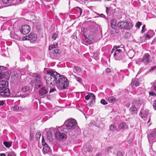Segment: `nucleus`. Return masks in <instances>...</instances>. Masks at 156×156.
<instances>
[{
	"label": "nucleus",
	"instance_id": "bf43d9fd",
	"mask_svg": "<svg viewBox=\"0 0 156 156\" xmlns=\"http://www.w3.org/2000/svg\"><path fill=\"white\" fill-rule=\"evenodd\" d=\"M99 16L102 18H105V16L103 14H99Z\"/></svg>",
	"mask_w": 156,
	"mask_h": 156
},
{
	"label": "nucleus",
	"instance_id": "c85d7f7f",
	"mask_svg": "<svg viewBox=\"0 0 156 156\" xmlns=\"http://www.w3.org/2000/svg\"><path fill=\"white\" fill-rule=\"evenodd\" d=\"M58 37V34L55 33H54L52 36V38L53 40H55Z\"/></svg>",
	"mask_w": 156,
	"mask_h": 156
},
{
	"label": "nucleus",
	"instance_id": "1a4fd4ad",
	"mask_svg": "<svg viewBox=\"0 0 156 156\" xmlns=\"http://www.w3.org/2000/svg\"><path fill=\"white\" fill-rule=\"evenodd\" d=\"M57 130V128H54L53 127H51L49 129V130L48 131L47 133V139L50 141H53L52 135L53 132L55 133V131Z\"/></svg>",
	"mask_w": 156,
	"mask_h": 156
},
{
	"label": "nucleus",
	"instance_id": "a18cd8bd",
	"mask_svg": "<svg viewBox=\"0 0 156 156\" xmlns=\"http://www.w3.org/2000/svg\"><path fill=\"white\" fill-rule=\"evenodd\" d=\"M91 99L92 100L89 102V104L90 105H91L93 104V102H94L95 100V99H93L92 98H91Z\"/></svg>",
	"mask_w": 156,
	"mask_h": 156
},
{
	"label": "nucleus",
	"instance_id": "ddd939ff",
	"mask_svg": "<svg viewBox=\"0 0 156 156\" xmlns=\"http://www.w3.org/2000/svg\"><path fill=\"white\" fill-rule=\"evenodd\" d=\"M154 91L156 92V81L153 83V86L151 88V91L149 92V95L153 97L156 96V94Z\"/></svg>",
	"mask_w": 156,
	"mask_h": 156
},
{
	"label": "nucleus",
	"instance_id": "bb28decb",
	"mask_svg": "<svg viewBox=\"0 0 156 156\" xmlns=\"http://www.w3.org/2000/svg\"><path fill=\"white\" fill-rule=\"evenodd\" d=\"M52 52L54 55L55 54H58L60 52V50L58 48L55 49L53 50Z\"/></svg>",
	"mask_w": 156,
	"mask_h": 156
},
{
	"label": "nucleus",
	"instance_id": "c03bdc74",
	"mask_svg": "<svg viewBox=\"0 0 156 156\" xmlns=\"http://www.w3.org/2000/svg\"><path fill=\"white\" fill-rule=\"evenodd\" d=\"M2 2L5 4H8L9 3L10 0H2Z\"/></svg>",
	"mask_w": 156,
	"mask_h": 156
},
{
	"label": "nucleus",
	"instance_id": "864d4df0",
	"mask_svg": "<svg viewBox=\"0 0 156 156\" xmlns=\"http://www.w3.org/2000/svg\"><path fill=\"white\" fill-rule=\"evenodd\" d=\"M145 38L146 39H150V35L147 34H146L145 35Z\"/></svg>",
	"mask_w": 156,
	"mask_h": 156
},
{
	"label": "nucleus",
	"instance_id": "8fccbe9b",
	"mask_svg": "<svg viewBox=\"0 0 156 156\" xmlns=\"http://www.w3.org/2000/svg\"><path fill=\"white\" fill-rule=\"evenodd\" d=\"M122 48V47H121V46H114L113 47V49H117L118 48Z\"/></svg>",
	"mask_w": 156,
	"mask_h": 156
},
{
	"label": "nucleus",
	"instance_id": "5701e85b",
	"mask_svg": "<svg viewBox=\"0 0 156 156\" xmlns=\"http://www.w3.org/2000/svg\"><path fill=\"white\" fill-rule=\"evenodd\" d=\"M12 142L4 141L3 144L6 147L9 148L12 146Z\"/></svg>",
	"mask_w": 156,
	"mask_h": 156
},
{
	"label": "nucleus",
	"instance_id": "338daca9",
	"mask_svg": "<svg viewBox=\"0 0 156 156\" xmlns=\"http://www.w3.org/2000/svg\"><path fill=\"white\" fill-rule=\"evenodd\" d=\"M127 105L128 106H129V105H130V104L129 103H128L127 104Z\"/></svg>",
	"mask_w": 156,
	"mask_h": 156
},
{
	"label": "nucleus",
	"instance_id": "a19ab883",
	"mask_svg": "<svg viewBox=\"0 0 156 156\" xmlns=\"http://www.w3.org/2000/svg\"><path fill=\"white\" fill-rule=\"evenodd\" d=\"M145 25H144L142 27V30H141V32L142 33H143L145 31V30H146V29H145Z\"/></svg>",
	"mask_w": 156,
	"mask_h": 156
},
{
	"label": "nucleus",
	"instance_id": "e2e57ef3",
	"mask_svg": "<svg viewBox=\"0 0 156 156\" xmlns=\"http://www.w3.org/2000/svg\"><path fill=\"white\" fill-rule=\"evenodd\" d=\"M1 156H6L5 154H0Z\"/></svg>",
	"mask_w": 156,
	"mask_h": 156
},
{
	"label": "nucleus",
	"instance_id": "09e8293b",
	"mask_svg": "<svg viewBox=\"0 0 156 156\" xmlns=\"http://www.w3.org/2000/svg\"><path fill=\"white\" fill-rule=\"evenodd\" d=\"M75 78L77 81L79 82H80L81 81V79L79 77H77L76 76H75Z\"/></svg>",
	"mask_w": 156,
	"mask_h": 156
},
{
	"label": "nucleus",
	"instance_id": "c9c22d12",
	"mask_svg": "<svg viewBox=\"0 0 156 156\" xmlns=\"http://www.w3.org/2000/svg\"><path fill=\"white\" fill-rule=\"evenodd\" d=\"M142 23L141 22H138L136 24V27L139 28L140 26L141 25Z\"/></svg>",
	"mask_w": 156,
	"mask_h": 156
},
{
	"label": "nucleus",
	"instance_id": "6e6552de",
	"mask_svg": "<svg viewBox=\"0 0 156 156\" xmlns=\"http://www.w3.org/2000/svg\"><path fill=\"white\" fill-rule=\"evenodd\" d=\"M55 132V136L57 140H59L66 139L65 135L64 133H61L58 129Z\"/></svg>",
	"mask_w": 156,
	"mask_h": 156
},
{
	"label": "nucleus",
	"instance_id": "4d7b16f0",
	"mask_svg": "<svg viewBox=\"0 0 156 156\" xmlns=\"http://www.w3.org/2000/svg\"><path fill=\"white\" fill-rule=\"evenodd\" d=\"M106 12L107 14H108L109 11L110 10V9L107 7H106Z\"/></svg>",
	"mask_w": 156,
	"mask_h": 156
},
{
	"label": "nucleus",
	"instance_id": "b1692460",
	"mask_svg": "<svg viewBox=\"0 0 156 156\" xmlns=\"http://www.w3.org/2000/svg\"><path fill=\"white\" fill-rule=\"evenodd\" d=\"M108 100L110 103H114L116 99L113 96H111L108 98Z\"/></svg>",
	"mask_w": 156,
	"mask_h": 156
},
{
	"label": "nucleus",
	"instance_id": "774afa93",
	"mask_svg": "<svg viewBox=\"0 0 156 156\" xmlns=\"http://www.w3.org/2000/svg\"><path fill=\"white\" fill-rule=\"evenodd\" d=\"M86 42H87V43H90L89 42V41H86Z\"/></svg>",
	"mask_w": 156,
	"mask_h": 156
},
{
	"label": "nucleus",
	"instance_id": "ea45409f",
	"mask_svg": "<svg viewBox=\"0 0 156 156\" xmlns=\"http://www.w3.org/2000/svg\"><path fill=\"white\" fill-rule=\"evenodd\" d=\"M116 156H123V153L120 151H118L116 153Z\"/></svg>",
	"mask_w": 156,
	"mask_h": 156
},
{
	"label": "nucleus",
	"instance_id": "aec40b11",
	"mask_svg": "<svg viewBox=\"0 0 156 156\" xmlns=\"http://www.w3.org/2000/svg\"><path fill=\"white\" fill-rule=\"evenodd\" d=\"M30 87L27 86H25L22 88V91L23 93H26L27 94H28L30 92Z\"/></svg>",
	"mask_w": 156,
	"mask_h": 156
},
{
	"label": "nucleus",
	"instance_id": "dca6fc26",
	"mask_svg": "<svg viewBox=\"0 0 156 156\" xmlns=\"http://www.w3.org/2000/svg\"><path fill=\"white\" fill-rule=\"evenodd\" d=\"M108 154H115L116 150V147H109L106 149Z\"/></svg>",
	"mask_w": 156,
	"mask_h": 156
},
{
	"label": "nucleus",
	"instance_id": "f8f14e48",
	"mask_svg": "<svg viewBox=\"0 0 156 156\" xmlns=\"http://www.w3.org/2000/svg\"><path fill=\"white\" fill-rule=\"evenodd\" d=\"M139 115L142 119L146 120L147 119V118L149 116V113L148 111L142 109L141 110Z\"/></svg>",
	"mask_w": 156,
	"mask_h": 156
},
{
	"label": "nucleus",
	"instance_id": "7c9ffc66",
	"mask_svg": "<svg viewBox=\"0 0 156 156\" xmlns=\"http://www.w3.org/2000/svg\"><path fill=\"white\" fill-rule=\"evenodd\" d=\"M35 77L37 78L38 79H41V76L39 74H37L35 73H33V75Z\"/></svg>",
	"mask_w": 156,
	"mask_h": 156
},
{
	"label": "nucleus",
	"instance_id": "cd10ccee",
	"mask_svg": "<svg viewBox=\"0 0 156 156\" xmlns=\"http://www.w3.org/2000/svg\"><path fill=\"white\" fill-rule=\"evenodd\" d=\"M116 126L114 124H111L109 126V129L111 130L114 131L115 129Z\"/></svg>",
	"mask_w": 156,
	"mask_h": 156
},
{
	"label": "nucleus",
	"instance_id": "de8ad7c7",
	"mask_svg": "<svg viewBox=\"0 0 156 156\" xmlns=\"http://www.w3.org/2000/svg\"><path fill=\"white\" fill-rule=\"evenodd\" d=\"M8 156H16L13 152H10L8 154Z\"/></svg>",
	"mask_w": 156,
	"mask_h": 156
},
{
	"label": "nucleus",
	"instance_id": "79ce46f5",
	"mask_svg": "<svg viewBox=\"0 0 156 156\" xmlns=\"http://www.w3.org/2000/svg\"><path fill=\"white\" fill-rule=\"evenodd\" d=\"M14 111H17L19 110V108L17 106H15L12 107Z\"/></svg>",
	"mask_w": 156,
	"mask_h": 156
},
{
	"label": "nucleus",
	"instance_id": "9d476101",
	"mask_svg": "<svg viewBox=\"0 0 156 156\" xmlns=\"http://www.w3.org/2000/svg\"><path fill=\"white\" fill-rule=\"evenodd\" d=\"M149 143L156 141V130L153 131L148 137Z\"/></svg>",
	"mask_w": 156,
	"mask_h": 156
},
{
	"label": "nucleus",
	"instance_id": "3c124183",
	"mask_svg": "<svg viewBox=\"0 0 156 156\" xmlns=\"http://www.w3.org/2000/svg\"><path fill=\"white\" fill-rule=\"evenodd\" d=\"M56 91V90L55 89H54V88H52V89H51L49 92V93L50 94L52 93V92H53L54 91Z\"/></svg>",
	"mask_w": 156,
	"mask_h": 156
},
{
	"label": "nucleus",
	"instance_id": "6e6d98bb",
	"mask_svg": "<svg viewBox=\"0 0 156 156\" xmlns=\"http://www.w3.org/2000/svg\"><path fill=\"white\" fill-rule=\"evenodd\" d=\"M106 71L107 73H109L111 72V69L109 68H107L106 69Z\"/></svg>",
	"mask_w": 156,
	"mask_h": 156
},
{
	"label": "nucleus",
	"instance_id": "4468645a",
	"mask_svg": "<svg viewBox=\"0 0 156 156\" xmlns=\"http://www.w3.org/2000/svg\"><path fill=\"white\" fill-rule=\"evenodd\" d=\"M40 88L39 90V95L41 96H44L48 92V90L42 85Z\"/></svg>",
	"mask_w": 156,
	"mask_h": 156
},
{
	"label": "nucleus",
	"instance_id": "0eeeda50",
	"mask_svg": "<svg viewBox=\"0 0 156 156\" xmlns=\"http://www.w3.org/2000/svg\"><path fill=\"white\" fill-rule=\"evenodd\" d=\"M31 28L28 25H24L22 26L20 29V31L21 33L23 34H28L30 31Z\"/></svg>",
	"mask_w": 156,
	"mask_h": 156
},
{
	"label": "nucleus",
	"instance_id": "f03ea898",
	"mask_svg": "<svg viewBox=\"0 0 156 156\" xmlns=\"http://www.w3.org/2000/svg\"><path fill=\"white\" fill-rule=\"evenodd\" d=\"M77 126L76 121L73 119H70L65 121L64 124L61 127L60 130L65 133H67L68 129H73Z\"/></svg>",
	"mask_w": 156,
	"mask_h": 156
},
{
	"label": "nucleus",
	"instance_id": "49530a36",
	"mask_svg": "<svg viewBox=\"0 0 156 156\" xmlns=\"http://www.w3.org/2000/svg\"><path fill=\"white\" fill-rule=\"evenodd\" d=\"M116 20L115 19H112L111 20V24H115Z\"/></svg>",
	"mask_w": 156,
	"mask_h": 156
},
{
	"label": "nucleus",
	"instance_id": "0e129e2a",
	"mask_svg": "<svg viewBox=\"0 0 156 156\" xmlns=\"http://www.w3.org/2000/svg\"><path fill=\"white\" fill-rule=\"evenodd\" d=\"M115 50V49H113V48L112 50V51H111V53L112 54L113 52Z\"/></svg>",
	"mask_w": 156,
	"mask_h": 156
},
{
	"label": "nucleus",
	"instance_id": "20e7f679",
	"mask_svg": "<svg viewBox=\"0 0 156 156\" xmlns=\"http://www.w3.org/2000/svg\"><path fill=\"white\" fill-rule=\"evenodd\" d=\"M9 83L7 81L2 80L0 81V96L2 97H8L10 95L9 90L7 88Z\"/></svg>",
	"mask_w": 156,
	"mask_h": 156
},
{
	"label": "nucleus",
	"instance_id": "5fc2aeb1",
	"mask_svg": "<svg viewBox=\"0 0 156 156\" xmlns=\"http://www.w3.org/2000/svg\"><path fill=\"white\" fill-rule=\"evenodd\" d=\"M111 26L112 29H115V24H111Z\"/></svg>",
	"mask_w": 156,
	"mask_h": 156
},
{
	"label": "nucleus",
	"instance_id": "a211bd4d",
	"mask_svg": "<svg viewBox=\"0 0 156 156\" xmlns=\"http://www.w3.org/2000/svg\"><path fill=\"white\" fill-rule=\"evenodd\" d=\"M128 127V126L126 122H123L121 123L119 126V128L120 129H126Z\"/></svg>",
	"mask_w": 156,
	"mask_h": 156
},
{
	"label": "nucleus",
	"instance_id": "a878e982",
	"mask_svg": "<svg viewBox=\"0 0 156 156\" xmlns=\"http://www.w3.org/2000/svg\"><path fill=\"white\" fill-rule=\"evenodd\" d=\"M7 70V68L4 66H1L0 73L3 74L4 72Z\"/></svg>",
	"mask_w": 156,
	"mask_h": 156
},
{
	"label": "nucleus",
	"instance_id": "69168bd1",
	"mask_svg": "<svg viewBox=\"0 0 156 156\" xmlns=\"http://www.w3.org/2000/svg\"><path fill=\"white\" fill-rule=\"evenodd\" d=\"M20 2L23 3L25 1V0H20Z\"/></svg>",
	"mask_w": 156,
	"mask_h": 156
},
{
	"label": "nucleus",
	"instance_id": "680f3d73",
	"mask_svg": "<svg viewBox=\"0 0 156 156\" xmlns=\"http://www.w3.org/2000/svg\"><path fill=\"white\" fill-rule=\"evenodd\" d=\"M132 142V140H129L128 141V143H130Z\"/></svg>",
	"mask_w": 156,
	"mask_h": 156
},
{
	"label": "nucleus",
	"instance_id": "6ab92c4d",
	"mask_svg": "<svg viewBox=\"0 0 156 156\" xmlns=\"http://www.w3.org/2000/svg\"><path fill=\"white\" fill-rule=\"evenodd\" d=\"M126 23L124 26V29L126 30H130L133 27L132 24L131 23L129 22H126Z\"/></svg>",
	"mask_w": 156,
	"mask_h": 156
},
{
	"label": "nucleus",
	"instance_id": "58836bf2",
	"mask_svg": "<svg viewBox=\"0 0 156 156\" xmlns=\"http://www.w3.org/2000/svg\"><path fill=\"white\" fill-rule=\"evenodd\" d=\"M101 104L104 105H106L108 104V103L104 99H101Z\"/></svg>",
	"mask_w": 156,
	"mask_h": 156
},
{
	"label": "nucleus",
	"instance_id": "603ef678",
	"mask_svg": "<svg viewBox=\"0 0 156 156\" xmlns=\"http://www.w3.org/2000/svg\"><path fill=\"white\" fill-rule=\"evenodd\" d=\"M115 51L117 53H119L121 52L122 51V50L120 49H117L115 50Z\"/></svg>",
	"mask_w": 156,
	"mask_h": 156
},
{
	"label": "nucleus",
	"instance_id": "f3484780",
	"mask_svg": "<svg viewBox=\"0 0 156 156\" xmlns=\"http://www.w3.org/2000/svg\"><path fill=\"white\" fill-rule=\"evenodd\" d=\"M129 111L132 115L136 114L137 113V108L135 105H133L129 109Z\"/></svg>",
	"mask_w": 156,
	"mask_h": 156
},
{
	"label": "nucleus",
	"instance_id": "4c0bfd02",
	"mask_svg": "<svg viewBox=\"0 0 156 156\" xmlns=\"http://www.w3.org/2000/svg\"><path fill=\"white\" fill-rule=\"evenodd\" d=\"M75 69L76 72H80L81 71V69L80 67L75 66Z\"/></svg>",
	"mask_w": 156,
	"mask_h": 156
},
{
	"label": "nucleus",
	"instance_id": "412c9836",
	"mask_svg": "<svg viewBox=\"0 0 156 156\" xmlns=\"http://www.w3.org/2000/svg\"><path fill=\"white\" fill-rule=\"evenodd\" d=\"M126 22L120 21L119 22L118 26L119 28L120 29L122 28L124 29V26H125V25H126Z\"/></svg>",
	"mask_w": 156,
	"mask_h": 156
},
{
	"label": "nucleus",
	"instance_id": "052dcab7",
	"mask_svg": "<svg viewBox=\"0 0 156 156\" xmlns=\"http://www.w3.org/2000/svg\"><path fill=\"white\" fill-rule=\"evenodd\" d=\"M3 74L0 73V79L3 77Z\"/></svg>",
	"mask_w": 156,
	"mask_h": 156
},
{
	"label": "nucleus",
	"instance_id": "4be33fe9",
	"mask_svg": "<svg viewBox=\"0 0 156 156\" xmlns=\"http://www.w3.org/2000/svg\"><path fill=\"white\" fill-rule=\"evenodd\" d=\"M90 95H88L85 97V99L86 100H88L91 97L93 99H95V95L92 93H89Z\"/></svg>",
	"mask_w": 156,
	"mask_h": 156
},
{
	"label": "nucleus",
	"instance_id": "473e14b6",
	"mask_svg": "<svg viewBox=\"0 0 156 156\" xmlns=\"http://www.w3.org/2000/svg\"><path fill=\"white\" fill-rule=\"evenodd\" d=\"M41 136V133L40 132H38L36 135V138L38 140L39 139Z\"/></svg>",
	"mask_w": 156,
	"mask_h": 156
},
{
	"label": "nucleus",
	"instance_id": "2f4dec72",
	"mask_svg": "<svg viewBox=\"0 0 156 156\" xmlns=\"http://www.w3.org/2000/svg\"><path fill=\"white\" fill-rule=\"evenodd\" d=\"M30 140H32L34 138V134L33 133L31 132V130H30Z\"/></svg>",
	"mask_w": 156,
	"mask_h": 156
},
{
	"label": "nucleus",
	"instance_id": "393cba45",
	"mask_svg": "<svg viewBox=\"0 0 156 156\" xmlns=\"http://www.w3.org/2000/svg\"><path fill=\"white\" fill-rule=\"evenodd\" d=\"M58 45V44L57 43L51 44L49 46L48 50H51L53 49L56 48L57 47Z\"/></svg>",
	"mask_w": 156,
	"mask_h": 156
},
{
	"label": "nucleus",
	"instance_id": "2eb2a0df",
	"mask_svg": "<svg viewBox=\"0 0 156 156\" xmlns=\"http://www.w3.org/2000/svg\"><path fill=\"white\" fill-rule=\"evenodd\" d=\"M42 144L44 145L43 151L45 153H48L51 151V149L48 145L44 142H43L42 140Z\"/></svg>",
	"mask_w": 156,
	"mask_h": 156
},
{
	"label": "nucleus",
	"instance_id": "423d86ee",
	"mask_svg": "<svg viewBox=\"0 0 156 156\" xmlns=\"http://www.w3.org/2000/svg\"><path fill=\"white\" fill-rule=\"evenodd\" d=\"M42 82L41 79H34L31 80L30 83L32 86H34L35 87L40 88L42 86Z\"/></svg>",
	"mask_w": 156,
	"mask_h": 156
},
{
	"label": "nucleus",
	"instance_id": "7ed1b4c3",
	"mask_svg": "<svg viewBox=\"0 0 156 156\" xmlns=\"http://www.w3.org/2000/svg\"><path fill=\"white\" fill-rule=\"evenodd\" d=\"M56 83V86L59 90L66 89L69 85V82L67 79L64 76H61Z\"/></svg>",
	"mask_w": 156,
	"mask_h": 156
},
{
	"label": "nucleus",
	"instance_id": "9b49d317",
	"mask_svg": "<svg viewBox=\"0 0 156 156\" xmlns=\"http://www.w3.org/2000/svg\"><path fill=\"white\" fill-rule=\"evenodd\" d=\"M151 56L148 53H145L141 59V61L145 65H147L150 62V58Z\"/></svg>",
	"mask_w": 156,
	"mask_h": 156
},
{
	"label": "nucleus",
	"instance_id": "13d9d810",
	"mask_svg": "<svg viewBox=\"0 0 156 156\" xmlns=\"http://www.w3.org/2000/svg\"><path fill=\"white\" fill-rule=\"evenodd\" d=\"M4 104V102L3 101H0V105H3Z\"/></svg>",
	"mask_w": 156,
	"mask_h": 156
},
{
	"label": "nucleus",
	"instance_id": "f257e3e1",
	"mask_svg": "<svg viewBox=\"0 0 156 156\" xmlns=\"http://www.w3.org/2000/svg\"><path fill=\"white\" fill-rule=\"evenodd\" d=\"M61 76L54 70H47V75L45 77L47 86L49 87H53Z\"/></svg>",
	"mask_w": 156,
	"mask_h": 156
},
{
	"label": "nucleus",
	"instance_id": "c756f323",
	"mask_svg": "<svg viewBox=\"0 0 156 156\" xmlns=\"http://www.w3.org/2000/svg\"><path fill=\"white\" fill-rule=\"evenodd\" d=\"M87 151L89 152H91L92 151V148L90 145H88L87 147Z\"/></svg>",
	"mask_w": 156,
	"mask_h": 156
},
{
	"label": "nucleus",
	"instance_id": "e433bc0d",
	"mask_svg": "<svg viewBox=\"0 0 156 156\" xmlns=\"http://www.w3.org/2000/svg\"><path fill=\"white\" fill-rule=\"evenodd\" d=\"M117 54H118L115 51L113 53L114 57V58L116 60H119V58H118V57L117 56Z\"/></svg>",
	"mask_w": 156,
	"mask_h": 156
},
{
	"label": "nucleus",
	"instance_id": "39448f33",
	"mask_svg": "<svg viewBox=\"0 0 156 156\" xmlns=\"http://www.w3.org/2000/svg\"><path fill=\"white\" fill-rule=\"evenodd\" d=\"M37 38V35L34 33H31L28 35L22 37V41L28 40L31 43H34L36 41Z\"/></svg>",
	"mask_w": 156,
	"mask_h": 156
},
{
	"label": "nucleus",
	"instance_id": "72a5a7b5",
	"mask_svg": "<svg viewBox=\"0 0 156 156\" xmlns=\"http://www.w3.org/2000/svg\"><path fill=\"white\" fill-rule=\"evenodd\" d=\"M77 11L80 13V15H81L82 13V9L79 7H76Z\"/></svg>",
	"mask_w": 156,
	"mask_h": 156
},
{
	"label": "nucleus",
	"instance_id": "f704fd0d",
	"mask_svg": "<svg viewBox=\"0 0 156 156\" xmlns=\"http://www.w3.org/2000/svg\"><path fill=\"white\" fill-rule=\"evenodd\" d=\"M132 81L134 83H135V85L136 86H138L139 85V83L138 82V80H134V81H133V80H132Z\"/></svg>",
	"mask_w": 156,
	"mask_h": 156
},
{
	"label": "nucleus",
	"instance_id": "37998d69",
	"mask_svg": "<svg viewBox=\"0 0 156 156\" xmlns=\"http://www.w3.org/2000/svg\"><path fill=\"white\" fill-rule=\"evenodd\" d=\"M153 106L154 110H156V100H154V101Z\"/></svg>",
	"mask_w": 156,
	"mask_h": 156
}]
</instances>
